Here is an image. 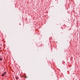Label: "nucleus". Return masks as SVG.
<instances>
[{"instance_id":"7ed1b4c3","label":"nucleus","mask_w":80,"mask_h":80,"mask_svg":"<svg viewBox=\"0 0 80 80\" xmlns=\"http://www.w3.org/2000/svg\"><path fill=\"white\" fill-rule=\"evenodd\" d=\"M0 60L1 61V60H2V58H0Z\"/></svg>"},{"instance_id":"f03ea898","label":"nucleus","mask_w":80,"mask_h":80,"mask_svg":"<svg viewBox=\"0 0 80 80\" xmlns=\"http://www.w3.org/2000/svg\"><path fill=\"white\" fill-rule=\"evenodd\" d=\"M15 78L16 79V80H18V79L19 78L18 77H16Z\"/></svg>"},{"instance_id":"f257e3e1","label":"nucleus","mask_w":80,"mask_h":80,"mask_svg":"<svg viewBox=\"0 0 80 80\" xmlns=\"http://www.w3.org/2000/svg\"><path fill=\"white\" fill-rule=\"evenodd\" d=\"M6 73H7L6 72H4L3 74H2V76L3 77H4V76L6 75Z\"/></svg>"}]
</instances>
